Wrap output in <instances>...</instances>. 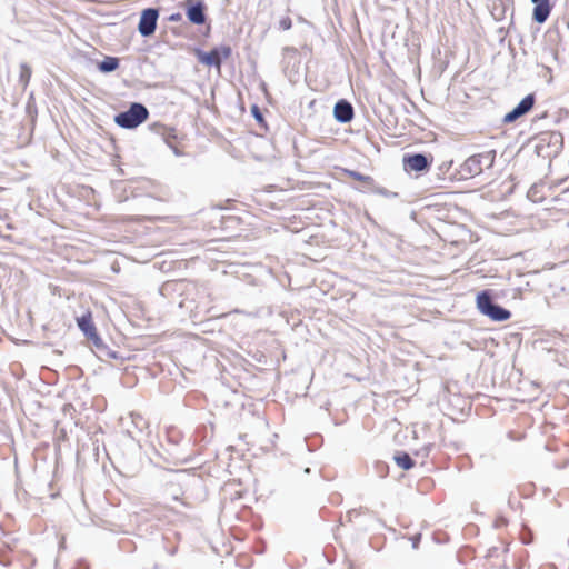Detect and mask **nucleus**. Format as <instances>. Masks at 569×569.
<instances>
[{
	"label": "nucleus",
	"instance_id": "nucleus-30",
	"mask_svg": "<svg viewBox=\"0 0 569 569\" xmlns=\"http://www.w3.org/2000/svg\"><path fill=\"white\" fill-rule=\"evenodd\" d=\"M73 569H90V567L83 559H80L76 562Z\"/></svg>",
	"mask_w": 569,
	"mask_h": 569
},
{
	"label": "nucleus",
	"instance_id": "nucleus-2",
	"mask_svg": "<svg viewBox=\"0 0 569 569\" xmlns=\"http://www.w3.org/2000/svg\"><path fill=\"white\" fill-rule=\"evenodd\" d=\"M478 311L496 322H503L511 318V311L496 302L492 290L483 289L476 296Z\"/></svg>",
	"mask_w": 569,
	"mask_h": 569
},
{
	"label": "nucleus",
	"instance_id": "nucleus-1",
	"mask_svg": "<svg viewBox=\"0 0 569 569\" xmlns=\"http://www.w3.org/2000/svg\"><path fill=\"white\" fill-rule=\"evenodd\" d=\"M496 154V150L472 154L460 164L459 169L455 170L451 177L457 178V180H467L477 177L481 174L485 169L493 167Z\"/></svg>",
	"mask_w": 569,
	"mask_h": 569
},
{
	"label": "nucleus",
	"instance_id": "nucleus-18",
	"mask_svg": "<svg viewBox=\"0 0 569 569\" xmlns=\"http://www.w3.org/2000/svg\"><path fill=\"white\" fill-rule=\"evenodd\" d=\"M453 164V161L450 160V161H443L438 168H437V177L438 179L440 180H457V178L455 177H451L453 172H450L451 170V167Z\"/></svg>",
	"mask_w": 569,
	"mask_h": 569
},
{
	"label": "nucleus",
	"instance_id": "nucleus-8",
	"mask_svg": "<svg viewBox=\"0 0 569 569\" xmlns=\"http://www.w3.org/2000/svg\"><path fill=\"white\" fill-rule=\"evenodd\" d=\"M536 93L531 92L525 96L516 107H513L509 112H507L502 119V124H511L517 120L528 114L535 107L536 103Z\"/></svg>",
	"mask_w": 569,
	"mask_h": 569
},
{
	"label": "nucleus",
	"instance_id": "nucleus-10",
	"mask_svg": "<svg viewBox=\"0 0 569 569\" xmlns=\"http://www.w3.org/2000/svg\"><path fill=\"white\" fill-rule=\"evenodd\" d=\"M355 109L347 99H339L333 106V118L338 123L346 124L352 121Z\"/></svg>",
	"mask_w": 569,
	"mask_h": 569
},
{
	"label": "nucleus",
	"instance_id": "nucleus-25",
	"mask_svg": "<svg viewBox=\"0 0 569 569\" xmlns=\"http://www.w3.org/2000/svg\"><path fill=\"white\" fill-rule=\"evenodd\" d=\"M376 469H377V472L379 473V477L385 478L388 475L389 467L387 463L378 461L376 463Z\"/></svg>",
	"mask_w": 569,
	"mask_h": 569
},
{
	"label": "nucleus",
	"instance_id": "nucleus-12",
	"mask_svg": "<svg viewBox=\"0 0 569 569\" xmlns=\"http://www.w3.org/2000/svg\"><path fill=\"white\" fill-rule=\"evenodd\" d=\"M91 343H92V347H93V351L94 353L97 355L98 358H100L101 360H107V359H123V357H121L119 355L118 351L116 350H112L104 341L103 339L100 337V335H96L93 338H91L89 340Z\"/></svg>",
	"mask_w": 569,
	"mask_h": 569
},
{
	"label": "nucleus",
	"instance_id": "nucleus-24",
	"mask_svg": "<svg viewBox=\"0 0 569 569\" xmlns=\"http://www.w3.org/2000/svg\"><path fill=\"white\" fill-rule=\"evenodd\" d=\"M291 27H292V20L290 17L286 16L279 20V29L280 30L287 31V30H290Z\"/></svg>",
	"mask_w": 569,
	"mask_h": 569
},
{
	"label": "nucleus",
	"instance_id": "nucleus-9",
	"mask_svg": "<svg viewBox=\"0 0 569 569\" xmlns=\"http://www.w3.org/2000/svg\"><path fill=\"white\" fill-rule=\"evenodd\" d=\"M188 21L194 26H202L207 22V4L203 0H186L183 3Z\"/></svg>",
	"mask_w": 569,
	"mask_h": 569
},
{
	"label": "nucleus",
	"instance_id": "nucleus-27",
	"mask_svg": "<svg viewBox=\"0 0 569 569\" xmlns=\"http://www.w3.org/2000/svg\"><path fill=\"white\" fill-rule=\"evenodd\" d=\"M173 152L174 156L180 157L182 156V151L178 148L177 141H172L167 144Z\"/></svg>",
	"mask_w": 569,
	"mask_h": 569
},
{
	"label": "nucleus",
	"instance_id": "nucleus-31",
	"mask_svg": "<svg viewBox=\"0 0 569 569\" xmlns=\"http://www.w3.org/2000/svg\"><path fill=\"white\" fill-rule=\"evenodd\" d=\"M282 51H283V53H284V54H289V53H290V54H293V56H297V54H298V50H297L295 47H289V46H287V47H284V48L282 49Z\"/></svg>",
	"mask_w": 569,
	"mask_h": 569
},
{
	"label": "nucleus",
	"instance_id": "nucleus-21",
	"mask_svg": "<svg viewBox=\"0 0 569 569\" xmlns=\"http://www.w3.org/2000/svg\"><path fill=\"white\" fill-rule=\"evenodd\" d=\"M373 193L380 194L385 198H398L399 193L388 190L385 187L377 186L376 182L373 183V187L370 190Z\"/></svg>",
	"mask_w": 569,
	"mask_h": 569
},
{
	"label": "nucleus",
	"instance_id": "nucleus-3",
	"mask_svg": "<svg viewBox=\"0 0 569 569\" xmlns=\"http://www.w3.org/2000/svg\"><path fill=\"white\" fill-rule=\"evenodd\" d=\"M563 148V136L559 131H545L536 138L535 152L542 159L556 158Z\"/></svg>",
	"mask_w": 569,
	"mask_h": 569
},
{
	"label": "nucleus",
	"instance_id": "nucleus-26",
	"mask_svg": "<svg viewBox=\"0 0 569 569\" xmlns=\"http://www.w3.org/2000/svg\"><path fill=\"white\" fill-rule=\"evenodd\" d=\"M421 533H416L413 536H411L409 538V540L411 541V546L413 549H418L419 545H420V541H421Z\"/></svg>",
	"mask_w": 569,
	"mask_h": 569
},
{
	"label": "nucleus",
	"instance_id": "nucleus-38",
	"mask_svg": "<svg viewBox=\"0 0 569 569\" xmlns=\"http://www.w3.org/2000/svg\"><path fill=\"white\" fill-rule=\"evenodd\" d=\"M153 569H158V565L157 563H154Z\"/></svg>",
	"mask_w": 569,
	"mask_h": 569
},
{
	"label": "nucleus",
	"instance_id": "nucleus-6",
	"mask_svg": "<svg viewBox=\"0 0 569 569\" xmlns=\"http://www.w3.org/2000/svg\"><path fill=\"white\" fill-rule=\"evenodd\" d=\"M432 160L433 157L426 152L405 153L402 164L407 172L425 173L429 171Z\"/></svg>",
	"mask_w": 569,
	"mask_h": 569
},
{
	"label": "nucleus",
	"instance_id": "nucleus-29",
	"mask_svg": "<svg viewBox=\"0 0 569 569\" xmlns=\"http://www.w3.org/2000/svg\"><path fill=\"white\" fill-rule=\"evenodd\" d=\"M433 448V445L432 443H428L426 446L422 447L421 449V452H423V457H428L429 456V452L430 450ZM416 455H420V451H417Z\"/></svg>",
	"mask_w": 569,
	"mask_h": 569
},
{
	"label": "nucleus",
	"instance_id": "nucleus-34",
	"mask_svg": "<svg viewBox=\"0 0 569 569\" xmlns=\"http://www.w3.org/2000/svg\"><path fill=\"white\" fill-rule=\"evenodd\" d=\"M507 523V520L505 518H501L497 521V526H500V525H506Z\"/></svg>",
	"mask_w": 569,
	"mask_h": 569
},
{
	"label": "nucleus",
	"instance_id": "nucleus-5",
	"mask_svg": "<svg viewBox=\"0 0 569 569\" xmlns=\"http://www.w3.org/2000/svg\"><path fill=\"white\" fill-rule=\"evenodd\" d=\"M231 54L232 49L228 44L216 46L209 51L197 50L198 61L206 67L219 68Z\"/></svg>",
	"mask_w": 569,
	"mask_h": 569
},
{
	"label": "nucleus",
	"instance_id": "nucleus-36",
	"mask_svg": "<svg viewBox=\"0 0 569 569\" xmlns=\"http://www.w3.org/2000/svg\"><path fill=\"white\" fill-rule=\"evenodd\" d=\"M352 515L358 516V515H359V512H358L357 510H351V511H349V512H348V516H349V517H351Z\"/></svg>",
	"mask_w": 569,
	"mask_h": 569
},
{
	"label": "nucleus",
	"instance_id": "nucleus-32",
	"mask_svg": "<svg viewBox=\"0 0 569 569\" xmlns=\"http://www.w3.org/2000/svg\"><path fill=\"white\" fill-rule=\"evenodd\" d=\"M0 565L9 567L11 565V560L8 557L0 555Z\"/></svg>",
	"mask_w": 569,
	"mask_h": 569
},
{
	"label": "nucleus",
	"instance_id": "nucleus-15",
	"mask_svg": "<svg viewBox=\"0 0 569 569\" xmlns=\"http://www.w3.org/2000/svg\"><path fill=\"white\" fill-rule=\"evenodd\" d=\"M120 67V59L113 56H104L101 61L97 62V69L103 74L111 73Z\"/></svg>",
	"mask_w": 569,
	"mask_h": 569
},
{
	"label": "nucleus",
	"instance_id": "nucleus-39",
	"mask_svg": "<svg viewBox=\"0 0 569 569\" xmlns=\"http://www.w3.org/2000/svg\"><path fill=\"white\" fill-rule=\"evenodd\" d=\"M226 2H228L229 0H224Z\"/></svg>",
	"mask_w": 569,
	"mask_h": 569
},
{
	"label": "nucleus",
	"instance_id": "nucleus-13",
	"mask_svg": "<svg viewBox=\"0 0 569 569\" xmlns=\"http://www.w3.org/2000/svg\"><path fill=\"white\" fill-rule=\"evenodd\" d=\"M150 131H152L154 134L161 138V140L168 144L172 141H177L178 133L176 128L168 127L166 124H162L160 122H154L149 124Z\"/></svg>",
	"mask_w": 569,
	"mask_h": 569
},
{
	"label": "nucleus",
	"instance_id": "nucleus-35",
	"mask_svg": "<svg viewBox=\"0 0 569 569\" xmlns=\"http://www.w3.org/2000/svg\"><path fill=\"white\" fill-rule=\"evenodd\" d=\"M507 523V520L505 518H501L497 521V526H500V525H506Z\"/></svg>",
	"mask_w": 569,
	"mask_h": 569
},
{
	"label": "nucleus",
	"instance_id": "nucleus-4",
	"mask_svg": "<svg viewBox=\"0 0 569 569\" xmlns=\"http://www.w3.org/2000/svg\"><path fill=\"white\" fill-rule=\"evenodd\" d=\"M149 114L150 112L143 103L131 102L127 110L120 111L114 116L113 121L122 129L133 130L146 122Z\"/></svg>",
	"mask_w": 569,
	"mask_h": 569
},
{
	"label": "nucleus",
	"instance_id": "nucleus-7",
	"mask_svg": "<svg viewBox=\"0 0 569 569\" xmlns=\"http://www.w3.org/2000/svg\"><path fill=\"white\" fill-rule=\"evenodd\" d=\"M159 14V9L154 7L144 8L140 12L137 29L141 37L149 38L154 34L158 26Z\"/></svg>",
	"mask_w": 569,
	"mask_h": 569
},
{
	"label": "nucleus",
	"instance_id": "nucleus-37",
	"mask_svg": "<svg viewBox=\"0 0 569 569\" xmlns=\"http://www.w3.org/2000/svg\"><path fill=\"white\" fill-rule=\"evenodd\" d=\"M305 472H306V473H309V472H310V468H306V469H305Z\"/></svg>",
	"mask_w": 569,
	"mask_h": 569
},
{
	"label": "nucleus",
	"instance_id": "nucleus-14",
	"mask_svg": "<svg viewBox=\"0 0 569 569\" xmlns=\"http://www.w3.org/2000/svg\"><path fill=\"white\" fill-rule=\"evenodd\" d=\"M77 325L83 336L90 340L96 335H98L97 327L93 322L92 315L90 311L83 313L81 317L77 319Z\"/></svg>",
	"mask_w": 569,
	"mask_h": 569
},
{
	"label": "nucleus",
	"instance_id": "nucleus-23",
	"mask_svg": "<svg viewBox=\"0 0 569 569\" xmlns=\"http://www.w3.org/2000/svg\"><path fill=\"white\" fill-rule=\"evenodd\" d=\"M505 11H506V9L502 3H499L498 6L495 4L492 16L496 20H501L503 18Z\"/></svg>",
	"mask_w": 569,
	"mask_h": 569
},
{
	"label": "nucleus",
	"instance_id": "nucleus-22",
	"mask_svg": "<svg viewBox=\"0 0 569 569\" xmlns=\"http://www.w3.org/2000/svg\"><path fill=\"white\" fill-rule=\"evenodd\" d=\"M171 537L168 535H164L162 537V548L169 556H174L178 551V545L172 543L170 545Z\"/></svg>",
	"mask_w": 569,
	"mask_h": 569
},
{
	"label": "nucleus",
	"instance_id": "nucleus-11",
	"mask_svg": "<svg viewBox=\"0 0 569 569\" xmlns=\"http://www.w3.org/2000/svg\"><path fill=\"white\" fill-rule=\"evenodd\" d=\"M533 4L532 21L542 24L545 23L553 9L551 0H530Z\"/></svg>",
	"mask_w": 569,
	"mask_h": 569
},
{
	"label": "nucleus",
	"instance_id": "nucleus-33",
	"mask_svg": "<svg viewBox=\"0 0 569 569\" xmlns=\"http://www.w3.org/2000/svg\"><path fill=\"white\" fill-rule=\"evenodd\" d=\"M498 551V548L497 547H492L488 550V556L489 557H493L496 555V552Z\"/></svg>",
	"mask_w": 569,
	"mask_h": 569
},
{
	"label": "nucleus",
	"instance_id": "nucleus-17",
	"mask_svg": "<svg viewBox=\"0 0 569 569\" xmlns=\"http://www.w3.org/2000/svg\"><path fill=\"white\" fill-rule=\"evenodd\" d=\"M348 177L353 180H357L363 184L362 191H370L373 187L375 179L371 176L363 174L356 170H346Z\"/></svg>",
	"mask_w": 569,
	"mask_h": 569
},
{
	"label": "nucleus",
	"instance_id": "nucleus-20",
	"mask_svg": "<svg viewBox=\"0 0 569 569\" xmlns=\"http://www.w3.org/2000/svg\"><path fill=\"white\" fill-rule=\"evenodd\" d=\"M31 73H32V70H31L30 66L26 62L21 63L20 64V76H19L20 83H22L26 87L30 81Z\"/></svg>",
	"mask_w": 569,
	"mask_h": 569
},
{
	"label": "nucleus",
	"instance_id": "nucleus-19",
	"mask_svg": "<svg viewBox=\"0 0 569 569\" xmlns=\"http://www.w3.org/2000/svg\"><path fill=\"white\" fill-rule=\"evenodd\" d=\"M251 116L257 121V123L260 126L261 129L268 130V124L264 119V116L262 113V110L259 108L258 104H252L250 108Z\"/></svg>",
	"mask_w": 569,
	"mask_h": 569
},
{
	"label": "nucleus",
	"instance_id": "nucleus-16",
	"mask_svg": "<svg viewBox=\"0 0 569 569\" xmlns=\"http://www.w3.org/2000/svg\"><path fill=\"white\" fill-rule=\"evenodd\" d=\"M393 461L400 469L405 471L411 470L416 466L415 459L403 450H398L395 452Z\"/></svg>",
	"mask_w": 569,
	"mask_h": 569
},
{
	"label": "nucleus",
	"instance_id": "nucleus-28",
	"mask_svg": "<svg viewBox=\"0 0 569 569\" xmlns=\"http://www.w3.org/2000/svg\"><path fill=\"white\" fill-rule=\"evenodd\" d=\"M182 20V14L180 12H173L168 17V21L170 22H180Z\"/></svg>",
	"mask_w": 569,
	"mask_h": 569
}]
</instances>
